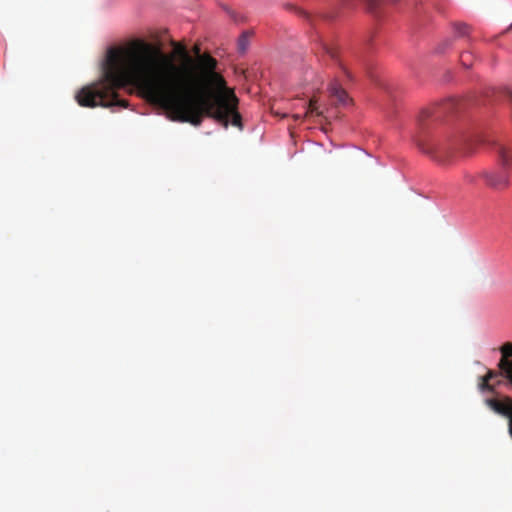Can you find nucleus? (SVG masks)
Instances as JSON below:
<instances>
[{
    "label": "nucleus",
    "instance_id": "1a4fd4ad",
    "mask_svg": "<svg viewBox=\"0 0 512 512\" xmlns=\"http://www.w3.org/2000/svg\"><path fill=\"white\" fill-rule=\"evenodd\" d=\"M313 114H316V115L322 114V112L318 110L317 100L315 98H312L309 101L305 116H309V115H313Z\"/></svg>",
    "mask_w": 512,
    "mask_h": 512
},
{
    "label": "nucleus",
    "instance_id": "39448f33",
    "mask_svg": "<svg viewBox=\"0 0 512 512\" xmlns=\"http://www.w3.org/2000/svg\"><path fill=\"white\" fill-rule=\"evenodd\" d=\"M330 97L335 101L336 104L345 105L349 102V96L347 92L341 87L337 81H333L329 88Z\"/></svg>",
    "mask_w": 512,
    "mask_h": 512
},
{
    "label": "nucleus",
    "instance_id": "f8f14e48",
    "mask_svg": "<svg viewBox=\"0 0 512 512\" xmlns=\"http://www.w3.org/2000/svg\"><path fill=\"white\" fill-rule=\"evenodd\" d=\"M455 30L456 32L459 34V35H465L467 34V31H468V26L466 24H456L455 25Z\"/></svg>",
    "mask_w": 512,
    "mask_h": 512
},
{
    "label": "nucleus",
    "instance_id": "9b49d317",
    "mask_svg": "<svg viewBox=\"0 0 512 512\" xmlns=\"http://www.w3.org/2000/svg\"><path fill=\"white\" fill-rule=\"evenodd\" d=\"M499 375H502L505 377V375L503 374V371L500 369V372H497V371H494V370H488L487 373L484 375L488 380H493L495 379L496 377H498Z\"/></svg>",
    "mask_w": 512,
    "mask_h": 512
},
{
    "label": "nucleus",
    "instance_id": "f03ea898",
    "mask_svg": "<svg viewBox=\"0 0 512 512\" xmlns=\"http://www.w3.org/2000/svg\"><path fill=\"white\" fill-rule=\"evenodd\" d=\"M501 359L498 363L499 369L503 371L505 378L512 385V343H505L500 347ZM486 405L495 413L508 419V431L512 438V398L504 396L501 399L489 398L485 400Z\"/></svg>",
    "mask_w": 512,
    "mask_h": 512
},
{
    "label": "nucleus",
    "instance_id": "423d86ee",
    "mask_svg": "<svg viewBox=\"0 0 512 512\" xmlns=\"http://www.w3.org/2000/svg\"><path fill=\"white\" fill-rule=\"evenodd\" d=\"M252 34L251 31H245L238 38L237 48L240 53L244 54L247 51Z\"/></svg>",
    "mask_w": 512,
    "mask_h": 512
},
{
    "label": "nucleus",
    "instance_id": "20e7f679",
    "mask_svg": "<svg viewBox=\"0 0 512 512\" xmlns=\"http://www.w3.org/2000/svg\"><path fill=\"white\" fill-rule=\"evenodd\" d=\"M499 157L502 164L501 170L483 171L480 174L488 187L498 191L504 190L509 186V150L505 147H501L499 150Z\"/></svg>",
    "mask_w": 512,
    "mask_h": 512
},
{
    "label": "nucleus",
    "instance_id": "ddd939ff",
    "mask_svg": "<svg viewBox=\"0 0 512 512\" xmlns=\"http://www.w3.org/2000/svg\"><path fill=\"white\" fill-rule=\"evenodd\" d=\"M341 67H342V70L345 72V74H346L348 77H350V75H349L348 71L346 70V68H344L343 66H341Z\"/></svg>",
    "mask_w": 512,
    "mask_h": 512
},
{
    "label": "nucleus",
    "instance_id": "9d476101",
    "mask_svg": "<svg viewBox=\"0 0 512 512\" xmlns=\"http://www.w3.org/2000/svg\"><path fill=\"white\" fill-rule=\"evenodd\" d=\"M460 61L465 68H470L473 63L472 53L470 51L463 52L460 56Z\"/></svg>",
    "mask_w": 512,
    "mask_h": 512
},
{
    "label": "nucleus",
    "instance_id": "f257e3e1",
    "mask_svg": "<svg viewBox=\"0 0 512 512\" xmlns=\"http://www.w3.org/2000/svg\"><path fill=\"white\" fill-rule=\"evenodd\" d=\"M174 48L180 63L141 39L108 48L101 77L78 91L77 103L89 108H127L128 101L119 98L118 91L135 86L172 121L199 127L207 117L224 128L231 124L241 130L239 100L217 72V60L209 53L201 54L199 45L193 47L195 58L182 44L174 43Z\"/></svg>",
    "mask_w": 512,
    "mask_h": 512
},
{
    "label": "nucleus",
    "instance_id": "6e6552de",
    "mask_svg": "<svg viewBox=\"0 0 512 512\" xmlns=\"http://www.w3.org/2000/svg\"><path fill=\"white\" fill-rule=\"evenodd\" d=\"M320 49L323 52V54H326L327 56H329L333 60H337V58H338V51H337V48L334 47L333 45H331L329 43H326V42H321L320 43Z\"/></svg>",
    "mask_w": 512,
    "mask_h": 512
},
{
    "label": "nucleus",
    "instance_id": "4468645a",
    "mask_svg": "<svg viewBox=\"0 0 512 512\" xmlns=\"http://www.w3.org/2000/svg\"><path fill=\"white\" fill-rule=\"evenodd\" d=\"M509 156H510V165L512 164V154L509 152Z\"/></svg>",
    "mask_w": 512,
    "mask_h": 512
},
{
    "label": "nucleus",
    "instance_id": "7ed1b4c3",
    "mask_svg": "<svg viewBox=\"0 0 512 512\" xmlns=\"http://www.w3.org/2000/svg\"><path fill=\"white\" fill-rule=\"evenodd\" d=\"M430 117L429 110H422L418 116L419 134L416 137L418 148L439 162H446L452 154V146L447 142H436L424 138L425 121Z\"/></svg>",
    "mask_w": 512,
    "mask_h": 512
},
{
    "label": "nucleus",
    "instance_id": "0eeeda50",
    "mask_svg": "<svg viewBox=\"0 0 512 512\" xmlns=\"http://www.w3.org/2000/svg\"><path fill=\"white\" fill-rule=\"evenodd\" d=\"M478 389L481 392L496 393V384H491L485 376L478 378Z\"/></svg>",
    "mask_w": 512,
    "mask_h": 512
}]
</instances>
